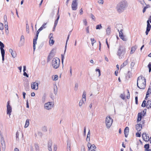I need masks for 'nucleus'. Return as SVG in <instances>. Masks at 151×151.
<instances>
[{
  "mask_svg": "<svg viewBox=\"0 0 151 151\" xmlns=\"http://www.w3.org/2000/svg\"><path fill=\"white\" fill-rule=\"evenodd\" d=\"M13 58H15L17 56V54L15 51H13L12 53L11 54Z\"/></svg>",
  "mask_w": 151,
  "mask_h": 151,
  "instance_id": "37",
  "label": "nucleus"
},
{
  "mask_svg": "<svg viewBox=\"0 0 151 151\" xmlns=\"http://www.w3.org/2000/svg\"><path fill=\"white\" fill-rule=\"evenodd\" d=\"M129 132V128L128 127H127L125 128L124 131V133L125 137H127L128 135V134Z\"/></svg>",
  "mask_w": 151,
  "mask_h": 151,
  "instance_id": "17",
  "label": "nucleus"
},
{
  "mask_svg": "<svg viewBox=\"0 0 151 151\" xmlns=\"http://www.w3.org/2000/svg\"><path fill=\"white\" fill-rule=\"evenodd\" d=\"M83 24L86 26L87 25V22L86 19L83 20Z\"/></svg>",
  "mask_w": 151,
  "mask_h": 151,
  "instance_id": "48",
  "label": "nucleus"
},
{
  "mask_svg": "<svg viewBox=\"0 0 151 151\" xmlns=\"http://www.w3.org/2000/svg\"><path fill=\"white\" fill-rule=\"evenodd\" d=\"M86 92L85 91H84L83 93V94L82 96V98L81 100H83L84 101L86 100Z\"/></svg>",
  "mask_w": 151,
  "mask_h": 151,
  "instance_id": "25",
  "label": "nucleus"
},
{
  "mask_svg": "<svg viewBox=\"0 0 151 151\" xmlns=\"http://www.w3.org/2000/svg\"><path fill=\"white\" fill-rule=\"evenodd\" d=\"M151 93V89H150V88H148V91L147 92V93H148L149 94Z\"/></svg>",
  "mask_w": 151,
  "mask_h": 151,
  "instance_id": "64",
  "label": "nucleus"
},
{
  "mask_svg": "<svg viewBox=\"0 0 151 151\" xmlns=\"http://www.w3.org/2000/svg\"><path fill=\"white\" fill-rule=\"evenodd\" d=\"M96 71H98L99 73V76H100L101 75L100 70L99 69H96Z\"/></svg>",
  "mask_w": 151,
  "mask_h": 151,
  "instance_id": "56",
  "label": "nucleus"
},
{
  "mask_svg": "<svg viewBox=\"0 0 151 151\" xmlns=\"http://www.w3.org/2000/svg\"><path fill=\"white\" fill-rule=\"evenodd\" d=\"M126 51V48L124 46L121 45L119 46L116 55L119 59H121L124 58Z\"/></svg>",
  "mask_w": 151,
  "mask_h": 151,
  "instance_id": "3",
  "label": "nucleus"
},
{
  "mask_svg": "<svg viewBox=\"0 0 151 151\" xmlns=\"http://www.w3.org/2000/svg\"><path fill=\"white\" fill-rule=\"evenodd\" d=\"M136 128L138 131H140L142 128V124H137L136 125Z\"/></svg>",
  "mask_w": 151,
  "mask_h": 151,
  "instance_id": "19",
  "label": "nucleus"
},
{
  "mask_svg": "<svg viewBox=\"0 0 151 151\" xmlns=\"http://www.w3.org/2000/svg\"><path fill=\"white\" fill-rule=\"evenodd\" d=\"M58 93V88L57 86H54V93L56 95Z\"/></svg>",
  "mask_w": 151,
  "mask_h": 151,
  "instance_id": "31",
  "label": "nucleus"
},
{
  "mask_svg": "<svg viewBox=\"0 0 151 151\" xmlns=\"http://www.w3.org/2000/svg\"><path fill=\"white\" fill-rule=\"evenodd\" d=\"M96 148V147L95 145L94 144H93L92 145L91 148H90L89 150L90 151H93V150H95Z\"/></svg>",
  "mask_w": 151,
  "mask_h": 151,
  "instance_id": "28",
  "label": "nucleus"
},
{
  "mask_svg": "<svg viewBox=\"0 0 151 151\" xmlns=\"http://www.w3.org/2000/svg\"><path fill=\"white\" fill-rule=\"evenodd\" d=\"M128 6L127 1L123 0L120 1L117 5L116 9L118 12L121 13L125 10Z\"/></svg>",
  "mask_w": 151,
  "mask_h": 151,
  "instance_id": "1",
  "label": "nucleus"
},
{
  "mask_svg": "<svg viewBox=\"0 0 151 151\" xmlns=\"http://www.w3.org/2000/svg\"><path fill=\"white\" fill-rule=\"evenodd\" d=\"M58 77L57 75H55L52 76V79L54 81H56L58 79Z\"/></svg>",
  "mask_w": 151,
  "mask_h": 151,
  "instance_id": "29",
  "label": "nucleus"
},
{
  "mask_svg": "<svg viewBox=\"0 0 151 151\" xmlns=\"http://www.w3.org/2000/svg\"><path fill=\"white\" fill-rule=\"evenodd\" d=\"M78 0H73L71 5L72 9L73 10H76L77 9Z\"/></svg>",
  "mask_w": 151,
  "mask_h": 151,
  "instance_id": "9",
  "label": "nucleus"
},
{
  "mask_svg": "<svg viewBox=\"0 0 151 151\" xmlns=\"http://www.w3.org/2000/svg\"><path fill=\"white\" fill-rule=\"evenodd\" d=\"M89 27L88 26L86 28V32L87 33H89Z\"/></svg>",
  "mask_w": 151,
  "mask_h": 151,
  "instance_id": "52",
  "label": "nucleus"
},
{
  "mask_svg": "<svg viewBox=\"0 0 151 151\" xmlns=\"http://www.w3.org/2000/svg\"><path fill=\"white\" fill-rule=\"evenodd\" d=\"M48 147H51L52 143L51 142H49L48 143Z\"/></svg>",
  "mask_w": 151,
  "mask_h": 151,
  "instance_id": "63",
  "label": "nucleus"
},
{
  "mask_svg": "<svg viewBox=\"0 0 151 151\" xmlns=\"http://www.w3.org/2000/svg\"><path fill=\"white\" fill-rule=\"evenodd\" d=\"M0 49L2 57V60L3 61H4V57L5 53V50L4 49V45L1 41H0Z\"/></svg>",
  "mask_w": 151,
  "mask_h": 151,
  "instance_id": "7",
  "label": "nucleus"
},
{
  "mask_svg": "<svg viewBox=\"0 0 151 151\" xmlns=\"http://www.w3.org/2000/svg\"><path fill=\"white\" fill-rule=\"evenodd\" d=\"M123 30L120 31L119 32V36L120 38L123 41H126V39L124 38V36L123 33Z\"/></svg>",
  "mask_w": 151,
  "mask_h": 151,
  "instance_id": "18",
  "label": "nucleus"
},
{
  "mask_svg": "<svg viewBox=\"0 0 151 151\" xmlns=\"http://www.w3.org/2000/svg\"><path fill=\"white\" fill-rule=\"evenodd\" d=\"M54 105L53 102H49L45 103L44 105V108L47 110H50L52 108Z\"/></svg>",
  "mask_w": 151,
  "mask_h": 151,
  "instance_id": "6",
  "label": "nucleus"
},
{
  "mask_svg": "<svg viewBox=\"0 0 151 151\" xmlns=\"http://www.w3.org/2000/svg\"><path fill=\"white\" fill-rule=\"evenodd\" d=\"M91 145H91V144L89 142H88V143L87 146H88V150H89L90 148H91Z\"/></svg>",
  "mask_w": 151,
  "mask_h": 151,
  "instance_id": "50",
  "label": "nucleus"
},
{
  "mask_svg": "<svg viewBox=\"0 0 151 151\" xmlns=\"http://www.w3.org/2000/svg\"><path fill=\"white\" fill-rule=\"evenodd\" d=\"M57 149V146L56 145H55L54 146V151H56Z\"/></svg>",
  "mask_w": 151,
  "mask_h": 151,
  "instance_id": "49",
  "label": "nucleus"
},
{
  "mask_svg": "<svg viewBox=\"0 0 151 151\" xmlns=\"http://www.w3.org/2000/svg\"><path fill=\"white\" fill-rule=\"evenodd\" d=\"M146 104L149 105V106H151V101H148L147 102Z\"/></svg>",
  "mask_w": 151,
  "mask_h": 151,
  "instance_id": "53",
  "label": "nucleus"
},
{
  "mask_svg": "<svg viewBox=\"0 0 151 151\" xmlns=\"http://www.w3.org/2000/svg\"><path fill=\"white\" fill-rule=\"evenodd\" d=\"M38 35H36V36L33 39V50L34 51H35V45L37 44V41L38 38Z\"/></svg>",
  "mask_w": 151,
  "mask_h": 151,
  "instance_id": "11",
  "label": "nucleus"
},
{
  "mask_svg": "<svg viewBox=\"0 0 151 151\" xmlns=\"http://www.w3.org/2000/svg\"><path fill=\"white\" fill-rule=\"evenodd\" d=\"M128 63V61L127 60H126L120 66V68H123Z\"/></svg>",
  "mask_w": 151,
  "mask_h": 151,
  "instance_id": "27",
  "label": "nucleus"
},
{
  "mask_svg": "<svg viewBox=\"0 0 151 151\" xmlns=\"http://www.w3.org/2000/svg\"><path fill=\"white\" fill-rule=\"evenodd\" d=\"M26 31L27 33H29V27L28 24H26Z\"/></svg>",
  "mask_w": 151,
  "mask_h": 151,
  "instance_id": "39",
  "label": "nucleus"
},
{
  "mask_svg": "<svg viewBox=\"0 0 151 151\" xmlns=\"http://www.w3.org/2000/svg\"><path fill=\"white\" fill-rule=\"evenodd\" d=\"M86 101H84L83 100L81 99L80 101L79 104V107L80 108H82L83 107L85 104V102H86Z\"/></svg>",
  "mask_w": 151,
  "mask_h": 151,
  "instance_id": "20",
  "label": "nucleus"
},
{
  "mask_svg": "<svg viewBox=\"0 0 151 151\" xmlns=\"http://www.w3.org/2000/svg\"><path fill=\"white\" fill-rule=\"evenodd\" d=\"M142 137L143 140L145 141H148L150 139L149 137L146 133H143L142 134Z\"/></svg>",
  "mask_w": 151,
  "mask_h": 151,
  "instance_id": "13",
  "label": "nucleus"
},
{
  "mask_svg": "<svg viewBox=\"0 0 151 151\" xmlns=\"http://www.w3.org/2000/svg\"><path fill=\"white\" fill-rule=\"evenodd\" d=\"M55 42L54 40H53V38L51 36L50 38L49 42V44L50 46L52 45Z\"/></svg>",
  "mask_w": 151,
  "mask_h": 151,
  "instance_id": "23",
  "label": "nucleus"
},
{
  "mask_svg": "<svg viewBox=\"0 0 151 151\" xmlns=\"http://www.w3.org/2000/svg\"><path fill=\"white\" fill-rule=\"evenodd\" d=\"M47 23H44L43 24L42 26L39 29V30L41 31H42L43 29L46 28L45 25H46Z\"/></svg>",
  "mask_w": 151,
  "mask_h": 151,
  "instance_id": "33",
  "label": "nucleus"
},
{
  "mask_svg": "<svg viewBox=\"0 0 151 151\" xmlns=\"http://www.w3.org/2000/svg\"><path fill=\"white\" fill-rule=\"evenodd\" d=\"M31 87L32 89L37 90L38 88V81H36L35 82H32L31 84Z\"/></svg>",
  "mask_w": 151,
  "mask_h": 151,
  "instance_id": "8",
  "label": "nucleus"
},
{
  "mask_svg": "<svg viewBox=\"0 0 151 151\" xmlns=\"http://www.w3.org/2000/svg\"><path fill=\"white\" fill-rule=\"evenodd\" d=\"M136 136L137 137H141V134L140 133L137 132L136 134Z\"/></svg>",
  "mask_w": 151,
  "mask_h": 151,
  "instance_id": "55",
  "label": "nucleus"
},
{
  "mask_svg": "<svg viewBox=\"0 0 151 151\" xmlns=\"http://www.w3.org/2000/svg\"><path fill=\"white\" fill-rule=\"evenodd\" d=\"M120 97L122 99H124V94H121L120 96Z\"/></svg>",
  "mask_w": 151,
  "mask_h": 151,
  "instance_id": "61",
  "label": "nucleus"
},
{
  "mask_svg": "<svg viewBox=\"0 0 151 151\" xmlns=\"http://www.w3.org/2000/svg\"><path fill=\"white\" fill-rule=\"evenodd\" d=\"M24 37L23 35H21L20 37V43L21 46L23 45L24 42Z\"/></svg>",
  "mask_w": 151,
  "mask_h": 151,
  "instance_id": "21",
  "label": "nucleus"
},
{
  "mask_svg": "<svg viewBox=\"0 0 151 151\" xmlns=\"http://www.w3.org/2000/svg\"><path fill=\"white\" fill-rule=\"evenodd\" d=\"M1 142L2 145V149L4 150L5 148V143L4 139L2 138L1 139Z\"/></svg>",
  "mask_w": 151,
  "mask_h": 151,
  "instance_id": "16",
  "label": "nucleus"
},
{
  "mask_svg": "<svg viewBox=\"0 0 151 151\" xmlns=\"http://www.w3.org/2000/svg\"><path fill=\"white\" fill-rule=\"evenodd\" d=\"M71 147V144L70 142L68 141L67 142V147Z\"/></svg>",
  "mask_w": 151,
  "mask_h": 151,
  "instance_id": "47",
  "label": "nucleus"
},
{
  "mask_svg": "<svg viewBox=\"0 0 151 151\" xmlns=\"http://www.w3.org/2000/svg\"><path fill=\"white\" fill-rule=\"evenodd\" d=\"M3 29V24L2 23H0V29L2 30Z\"/></svg>",
  "mask_w": 151,
  "mask_h": 151,
  "instance_id": "45",
  "label": "nucleus"
},
{
  "mask_svg": "<svg viewBox=\"0 0 151 151\" xmlns=\"http://www.w3.org/2000/svg\"><path fill=\"white\" fill-rule=\"evenodd\" d=\"M116 27L118 32L123 30V27L122 25L121 24H117L116 25Z\"/></svg>",
  "mask_w": 151,
  "mask_h": 151,
  "instance_id": "14",
  "label": "nucleus"
},
{
  "mask_svg": "<svg viewBox=\"0 0 151 151\" xmlns=\"http://www.w3.org/2000/svg\"><path fill=\"white\" fill-rule=\"evenodd\" d=\"M149 147L150 146L149 144H145L144 146V147L145 149V150L149 149Z\"/></svg>",
  "mask_w": 151,
  "mask_h": 151,
  "instance_id": "38",
  "label": "nucleus"
},
{
  "mask_svg": "<svg viewBox=\"0 0 151 151\" xmlns=\"http://www.w3.org/2000/svg\"><path fill=\"white\" fill-rule=\"evenodd\" d=\"M127 76H129V77L130 78L132 76L131 73L129 71L127 74Z\"/></svg>",
  "mask_w": 151,
  "mask_h": 151,
  "instance_id": "54",
  "label": "nucleus"
},
{
  "mask_svg": "<svg viewBox=\"0 0 151 151\" xmlns=\"http://www.w3.org/2000/svg\"><path fill=\"white\" fill-rule=\"evenodd\" d=\"M98 3L100 4H103L104 3V1L103 0H99Z\"/></svg>",
  "mask_w": 151,
  "mask_h": 151,
  "instance_id": "51",
  "label": "nucleus"
},
{
  "mask_svg": "<svg viewBox=\"0 0 151 151\" xmlns=\"http://www.w3.org/2000/svg\"><path fill=\"white\" fill-rule=\"evenodd\" d=\"M137 85L140 89H144L146 86V79L142 76L139 77L137 79Z\"/></svg>",
  "mask_w": 151,
  "mask_h": 151,
  "instance_id": "2",
  "label": "nucleus"
},
{
  "mask_svg": "<svg viewBox=\"0 0 151 151\" xmlns=\"http://www.w3.org/2000/svg\"><path fill=\"white\" fill-rule=\"evenodd\" d=\"M107 34L109 35L110 34L111 32V28L110 26H108L106 29Z\"/></svg>",
  "mask_w": 151,
  "mask_h": 151,
  "instance_id": "34",
  "label": "nucleus"
},
{
  "mask_svg": "<svg viewBox=\"0 0 151 151\" xmlns=\"http://www.w3.org/2000/svg\"><path fill=\"white\" fill-rule=\"evenodd\" d=\"M113 122V119L110 116H107L106 117L105 123L107 128H110L111 125Z\"/></svg>",
  "mask_w": 151,
  "mask_h": 151,
  "instance_id": "5",
  "label": "nucleus"
},
{
  "mask_svg": "<svg viewBox=\"0 0 151 151\" xmlns=\"http://www.w3.org/2000/svg\"><path fill=\"white\" fill-rule=\"evenodd\" d=\"M127 91L128 92V95H127V99H129V96H130V94H129V91L128 89H127Z\"/></svg>",
  "mask_w": 151,
  "mask_h": 151,
  "instance_id": "58",
  "label": "nucleus"
},
{
  "mask_svg": "<svg viewBox=\"0 0 151 151\" xmlns=\"http://www.w3.org/2000/svg\"><path fill=\"white\" fill-rule=\"evenodd\" d=\"M81 151H85V148L84 146H82Z\"/></svg>",
  "mask_w": 151,
  "mask_h": 151,
  "instance_id": "59",
  "label": "nucleus"
},
{
  "mask_svg": "<svg viewBox=\"0 0 151 151\" xmlns=\"http://www.w3.org/2000/svg\"><path fill=\"white\" fill-rule=\"evenodd\" d=\"M146 101L145 100H144L143 101L142 103V107H145L146 106Z\"/></svg>",
  "mask_w": 151,
  "mask_h": 151,
  "instance_id": "41",
  "label": "nucleus"
},
{
  "mask_svg": "<svg viewBox=\"0 0 151 151\" xmlns=\"http://www.w3.org/2000/svg\"><path fill=\"white\" fill-rule=\"evenodd\" d=\"M78 84L77 83H76L74 88V90L76 91H77L78 89Z\"/></svg>",
  "mask_w": 151,
  "mask_h": 151,
  "instance_id": "44",
  "label": "nucleus"
},
{
  "mask_svg": "<svg viewBox=\"0 0 151 151\" xmlns=\"http://www.w3.org/2000/svg\"><path fill=\"white\" fill-rule=\"evenodd\" d=\"M53 50H52L50 53V54L48 56L47 58V62H49L53 57V54H52V52Z\"/></svg>",
  "mask_w": 151,
  "mask_h": 151,
  "instance_id": "22",
  "label": "nucleus"
},
{
  "mask_svg": "<svg viewBox=\"0 0 151 151\" xmlns=\"http://www.w3.org/2000/svg\"><path fill=\"white\" fill-rule=\"evenodd\" d=\"M23 75L24 76H26L27 77H29L27 73L25 72H24L23 73Z\"/></svg>",
  "mask_w": 151,
  "mask_h": 151,
  "instance_id": "57",
  "label": "nucleus"
},
{
  "mask_svg": "<svg viewBox=\"0 0 151 151\" xmlns=\"http://www.w3.org/2000/svg\"><path fill=\"white\" fill-rule=\"evenodd\" d=\"M35 146L36 151H39V147L38 145L35 143Z\"/></svg>",
  "mask_w": 151,
  "mask_h": 151,
  "instance_id": "35",
  "label": "nucleus"
},
{
  "mask_svg": "<svg viewBox=\"0 0 151 151\" xmlns=\"http://www.w3.org/2000/svg\"><path fill=\"white\" fill-rule=\"evenodd\" d=\"M70 32H71V31H70V32L68 34V37H67V40H66V42L65 47V51H64V53L66 51L67 46V42H68V40L69 39V38L70 35Z\"/></svg>",
  "mask_w": 151,
  "mask_h": 151,
  "instance_id": "26",
  "label": "nucleus"
},
{
  "mask_svg": "<svg viewBox=\"0 0 151 151\" xmlns=\"http://www.w3.org/2000/svg\"><path fill=\"white\" fill-rule=\"evenodd\" d=\"M58 22L57 21H55L54 24V27H53L54 28V30H53V31L54 30V29H55V28L56 27L58 24Z\"/></svg>",
  "mask_w": 151,
  "mask_h": 151,
  "instance_id": "42",
  "label": "nucleus"
},
{
  "mask_svg": "<svg viewBox=\"0 0 151 151\" xmlns=\"http://www.w3.org/2000/svg\"><path fill=\"white\" fill-rule=\"evenodd\" d=\"M60 64V60L59 58H54L52 61V65L55 69L59 68Z\"/></svg>",
  "mask_w": 151,
  "mask_h": 151,
  "instance_id": "4",
  "label": "nucleus"
},
{
  "mask_svg": "<svg viewBox=\"0 0 151 151\" xmlns=\"http://www.w3.org/2000/svg\"><path fill=\"white\" fill-rule=\"evenodd\" d=\"M148 67L149 68V72H150L151 71V63L150 62L148 65Z\"/></svg>",
  "mask_w": 151,
  "mask_h": 151,
  "instance_id": "40",
  "label": "nucleus"
},
{
  "mask_svg": "<svg viewBox=\"0 0 151 151\" xmlns=\"http://www.w3.org/2000/svg\"><path fill=\"white\" fill-rule=\"evenodd\" d=\"M38 35H36V36L33 39V50L34 51H35V45L37 44V41L38 38Z\"/></svg>",
  "mask_w": 151,
  "mask_h": 151,
  "instance_id": "12",
  "label": "nucleus"
},
{
  "mask_svg": "<svg viewBox=\"0 0 151 151\" xmlns=\"http://www.w3.org/2000/svg\"><path fill=\"white\" fill-rule=\"evenodd\" d=\"M12 107L9 105V102H8L7 106V113H11L12 112Z\"/></svg>",
  "mask_w": 151,
  "mask_h": 151,
  "instance_id": "15",
  "label": "nucleus"
},
{
  "mask_svg": "<svg viewBox=\"0 0 151 151\" xmlns=\"http://www.w3.org/2000/svg\"><path fill=\"white\" fill-rule=\"evenodd\" d=\"M91 18L92 19L94 20L95 21V16L92 14H91Z\"/></svg>",
  "mask_w": 151,
  "mask_h": 151,
  "instance_id": "46",
  "label": "nucleus"
},
{
  "mask_svg": "<svg viewBox=\"0 0 151 151\" xmlns=\"http://www.w3.org/2000/svg\"><path fill=\"white\" fill-rule=\"evenodd\" d=\"M147 29L145 32V33L146 35H147L148 34V32L150 31L151 27V25L150 24L148 20L147 21Z\"/></svg>",
  "mask_w": 151,
  "mask_h": 151,
  "instance_id": "10",
  "label": "nucleus"
},
{
  "mask_svg": "<svg viewBox=\"0 0 151 151\" xmlns=\"http://www.w3.org/2000/svg\"><path fill=\"white\" fill-rule=\"evenodd\" d=\"M38 136H39L40 137H41L42 136V133L41 132H38Z\"/></svg>",
  "mask_w": 151,
  "mask_h": 151,
  "instance_id": "60",
  "label": "nucleus"
},
{
  "mask_svg": "<svg viewBox=\"0 0 151 151\" xmlns=\"http://www.w3.org/2000/svg\"><path fill=\"white\" fill-rule=\"evenodd\" d=\"M29 120L28 119H27L24 126V128H26L28 127L29 125Z\"/></svg>",
  "mask_w": 151,
  "mask_h": 151,
  "instance_id": "32",
  "label": "nucleus"
},
{
  "mask_svg": "<svg viewBox=\"0 0 151 151\" xmlns=\"http://www.w3.org/2000/svg\"><path fill=\"white\" fill-rule=\"evenodd\" d=\"M135 103L136 104H138V97L137 96H136L135 97Z\"/></svg>",
  "mask_w": 151,
  "mask_h": 151,
  "instance_id": "62",
  "label": "nucleus"
},
{
  "mask_svg": "<svg viewBox=\"0 0 151 151\" xmlns=\"http://www.w3.org/2000/svg\"><path fill=\"white\" fill-rule=\"evenodd\" d=\"M16 139L17 140L18 139H19V133L17 132L16 133Z\"/></svg>",
  "mask_w": 151,
  "mask_h": 151,
  "instance_id": "43",
  "label": "nucleus"
},
{
  "mask_svg": "<svg viewBox=\"0 0 151 151\" xmlns=\"http://www.w3.org/2000/svg\"><path fill=\"white\" fill-rule=\"evenodd\" d=\"M102 28V27L101 24L97 25L96 27V29H101Z\"/></svg>",
  "mask_w": 151,
  "mask_h": 151,
  "instance_id": "36",
  "label": "nucleus"
},
{
  "mask_svg": "<svg viewBox=\"0 0 151 151\" xmlns=\"http://www.w3.org/2000/svg\"><path fill=\"white\" fill-rule=\"evenodd\" d=\"M142 114H138V118L137 121V123H138L141 120L142 118Z\"/></svg>",
  "mask_w": 151,
  "mask_h": 151,
  "instance_id": "24",
  "label": "nucleus"
},
{
  "mask_svg": "<svg viewBox=\"0 0 151 151\" xmlns=\"http://www.w3.org/2000/svg\"><path fill=\"white\" fill-rule=\"evenodd\" d=\"M136 46L132 47L131 50V51L130 53L131 54H133L135 51L136 49Z\"/></svg>",
  "mask_w": 151,
  "mask_h": 151,
  "instance_id": "30",
  "label": "nucleus"
}]
</instances>
